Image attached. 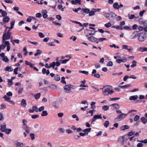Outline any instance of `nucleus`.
I'll list each match as a JSON object with an SVG mask.
<instances>
[{
	"instance_id": "nucleus-49",
	"label": "nucleus",
	"mask_w": 147,
	"mask_h": 147,
	"mask_svg": "<svg viewBox=\"0 0 147 147\" xmlns=\"http://www.w3.org/2000/svg\"><path fill=\"white\" fill-rule=\"evenodd\" d=\"M91 129V128H86L84 130L83 132H90Z\"/></svg>"
},
{
	"instance_id": "nucleus-41",
	"label": "nucleus",
	"mask_w": 147,
	"mask_h": 147,
	"mask_svg": "<svg viewBox=\"0 0 147 147\" xmlns=\"http://www.w3.org/2000/svg\"><path fill=\"white\" fill-rule=\"evenodd\" d=\"M72 10L74 11L76 13H77L78 11H80V10H81V8L80 7H79L77 9L73 8Z\"/></svg>"
},
{
	"instance_id": "nucleus-18",
	"label": "nucleus",
	"mask_w": 147,
	"mask_h": 147,
	"mask_svg": "<svg viewBox=\"0 0 147 147\" xmlns=\"http://www.w3.org/2000/svg\"><path fill=\"white\" fill-rule=\"evenodd\" d=\"M138 98V96L137 95L130 96L129 98V99L130 100H137Z\"/></svg>"
},
{
	"instance_id": "nucleus-56",
	"label": "nucleus",
	"mask_w": 147,
	"mask_h": 147,
	"mask_svg": "<svg viewBox=\"0 0 147 147\" xmlns=\"http://www.w3.org/2000/svg\"><path fill=\"white\" fill-rule=\"evenodd\" d=\"M120 98L119 97H116L114 98H111L110 100H116L119 99H120Z\"/></svg>"
},
{
	"instance_id": "nucleus-23",
	"label": "nucleus",
	"mask_w": 147,
	"mask_h": 147,
	"mask_svg": "<svg viewBox=\"0 0 147 147\" xmlns=\"http://www.w3.org/2000/svg\"><path fill=\"white\" fill-rule=\"evenodd\" d=\"M5 70L9 72L13 70V69L10 66H7L5 68Z\"/></svg>"
},
{
	"instance_id": "nucleus-2",
	"label": "nucleus",
	"mask_w": 147,
	"mask_h": 147,
	"mask_svg": "<svg viewBox=\"0 0 147 147\" xmlns=\"http://www.w3.org/2000/svg\"><path fill=\"white\" fill-rule=\"evenodd\" d=\"M11 33L10 32V30H9L7 33H4L3 36L2 42V43L5 42H8L6 41V40H8L10 38Z\"/></svg>"
},
{
	"instance_id": "nucleus-17",
	"label": "nucleus",
	"mask_w": 147,
	"mask_h": 147,
	"mask_svg": "<svg viewBox=\"0 0 147 147\" xmlns=\"http://www.w3.org/2000/svg\"><path fill=\"white\" fill-rule=\"evenodd\" d=\"M6 125L5 124H4V125H2L1 126V128H0V130L2 132H4L5 131L6 128Z\"/></svg>"
},
{
	"instance_id": "nucleus-28",
	"label": "nucleus",
	"mask_w": 147,
	"mask_h": 147,
	"mask_svg": "<svg viewBox=\"0 0 147 147\" xmlns=\"http://www.w3.org/2000/svg\"><path fill=\"white\" fill-rule=\"evenodd\" d=\"M42 53V51L41 50L38 49L37 50V52L34 54V56H36L39 55H40Z\"/></svg>"
},
{
	"instance_id": "nucleus-47",
	"label": "nucleus",
	"mask_w": 147,
	"mask_h": 147,
	"mask_svg": "<svg viewBox=\"0 0 147 147\" xmlns=\"http://www.w3.org/2000/svg\"><path fill=\"white\" fill-rule=\"evenodd\" d=\"M109 108V107L107 105L104 106L102 107V109L105 111H107Z\"/></svg>"
},
{
	"instance_id": "nucleus-9",
	"label": "nucleus",
	"mask_w": 147,
	"mask_h": 147,
	"mask_svg": "<svg viewBox=\"0 0 147 147\" xmlns=\"http://www.w3.org/2000/svg\"><path fill=\"white\" fill-rule=\"evenodd\" d=\"M88 40L90 41L94 42L97 40V39L94 36H90L88 37Z\"/></svg>"
},
{
	"instance_id": "nucleus-62",
	"label": "nucleus",
	"mask_w": 147,
	"mask_h": 147,
	"mask_svg": "<svg viewBox=\"0 0 147 147\" xmlns=\"http://www.w3.org/2000/svg\"><path fill=\"white\" fill-rule=\"evenodd\" d=\"M22 123H23V125L24 126L26 125H27L26 124L27 123V121L25 119H24L22 120Z\"/></svg>"
},
{
	"instance_id": "nucleus-45",
	"label": "nucleus",
	"mask_w": 147,
	"mask_h": 147,
	"mask_svg": "<svg viewBox=\"0 0 147 147\" xmlns=\"http://www.w3.org/2000/svg\"><path fill=\"white\" fill-rule=\"evenodd\" d=\"M123 27V29H124L125 30H131V27H129L128 26H124Z\"/></svg>"
},
{
	"instance_id": "nucleus-20",
	"label": "nucleus",
	"mask_w": 147,
	"mask_h": 147,
	"mask_svg": "<svg viewBox=\"0 0 147 147\" xmlns=\"http://www.w3.org/2000/svg\"><path fill=\"white\" fill-rule=\"evenodd\" d=\"M49 88L53 90H56L57 88V86L54 84H51L49 86Z\"/></svg>"
},
{
	"instance_id": "nucleus-57",
	"label": "nucleus",
	"mask_w": 147,
	"mask_h": 147,
	"mask_svg": "<svg viewBox=\"0 0 147 147\" xmlns=\"http://www.w3.org/2000/svg\"><path fill=\"white\" fill-rule=\"evenodd\" d=\"M74 138L76 140H79L80 138V136L76 135H74Z\"/></svg>"
},
{
	"instance_id": "nucleus-15",
	"label": "nucleus",
	"mask_w": 147,
	"mask_h": 147,
	"mask_svg": "<svg viewBox=\"0 0 147 147\" xmlns=\"http://www.w3.org/2000/svg\"><path fill=\"white\" fill-rule=\"evenodd\" d=\"M138 50L141 52H147V48L144 47H140L138 48Z\"/></svg>"
},
{
	"instance_id": "nucleus-51",
	"label": "nucleus",
	"mask_w": 147,
	"mask_h": 147,
	"mask_svg": "<svg viewBox=\"0 0 147 147\" xmlns=\"http://www.w3.org/2000/svg\"><path fill=\"white\" fill-rule=\"evenodd\" d=\"M113 65V62L111 61H109L107 63V66L111 67Z\"/></svg>"
},
{
	"instance_id": "nucleus-16",
	"label": "nucleus",
	"mask_w": 147,
	"mask_h": 147,
	"mask_svg": "<svg viewBox=\"0 0 147 147\" xmlns=\"http://www.w3.org/2000/svg\"><path fill=\"white\" fill-rule=\"evenodd\" d=\"M42 72L43 74H46L47 75H48L50 73V72L49 70H46L45 68H43L42 69Z\"/></svg>"
},
{
	"instance_id": "nucleus-21",
	"label": "nucleus",
	"mask_w": 147,
	"mask_h": 147,
	"mask_svg": "<svg viewBox=\"0 0 147 147\" xmlns=\"http://www.w3.org/2000/svg\"><path fill=\"white\" fill-rule=\"evenodd\" d=\"M53 106L56 108H58L59 107V102L58 101H56L53 104Z\"/></svg>"
},
{
	"instance_id": "nucleus-59",
	"label": "nucleus",
	"mask_w": 147,
	"mask_h": 147,
	"mask_svg": "<svg viewBox=\"0 0 147 147\" xmlns=\"http://www.w3.org/2000/svg\"><path fill=\"white\" fill-rule=\"evenodd\" d=\"M54 43V42H49L47 43V44L49 46H55V45L53 44Z\"/></svg>"
},
{
	"instance_id": "nucleus-31",
	"label": "nucleus",
	"mask_w": 147,
	"mask_h": 147,
	"mask_svg": "<svg viewBox=\"0 0 147 147\" xmlns=\"http://www.w3.org/2000/svg\"><path fill=\"white\" fill-rule=\"evenodd\" d=\"M41 95V94L40 93H37L36 94H35L34 96V97L35 99H39Z\"/></svg>"
},
{
	"instance_id": "nucleus-3",
	"label": "nucleus",
	"mask_w": 147,
	"mask_h": 147,
	"mask_svg": "<svg viewBox=\"0 0 147 147\" xmlns=\"http://www.w3.org/2000/svg\"><path fill=\"white\" fill-rule=\"evenodd\" d=\"M105 16L108 20L111 21H113L114 20L117 15L113 12L106 13L105 14Z\"/></svg>"
},
{
	"instance_id": "nucleus-39",
	"label": "nucleus",
	"mask_w": 147,
	"mask_h": 147,
	"mask_svg": "<svg viewBox=\"0 0 147 147\" xmlns=\"http://www.w3.org/2000/svg\"><path fill=\"white\" fill-rule=\"evenodd\" d=\"M54 79L56 81H59L60 80V76L59 75H56L55 76Z\"/></svg>"
},
{
	"instance_id": "nucleus-34",
	"label": "nucleus",
	"mask_w": 147,
	"mask_h": 147,
	"mask_svg": "<svg viewBox=\"0 0 147 147\" xmlns=\"http://www.w3.org/2000/svg\"><path fill=\"white\" fill-rule=\"evenodd\" d=\"M95 13V11L93 9L91 11H90L89 13V16H93L94 14Z\"/></svg>"
},
{
	"instance_id": "nucleus-37",
	"label": "nucleus",
	"mask_w": 147,
	"mask_h": 147,
	"mask_svg": "<svg viewBox=\"0 0 147 147\" xmlns=\"http://www.w3.org/2000/svg\"><path fill=\"white\" fill-rule=\"evenodd\" d=\"M14 24L15 22L14 21H13L11 23V27H9V30H10L11 29L13 28V26L14 25Z\"/></svg>"
},
{
	"instance_id": "nucleus-33",
	"label": "nucleus",
	"mask_w": 147,
	"mask_h": 147,
	"mask_svg": "<svg viewBox=\"0 0 147 147\" xmlns=\"http://www.w3.org/2000/svg\"><path fill=\"white\" fill-rule=\"evenodd\" d=\"M82 10L86 14L89 13L90 10V9H88L84 8H82Z\"/></svg>"
},
{
	"instance_id": "nucleus-61",
	"label": "nucleus",
	"mask_w": 147,
	"mask_h": 147,
	"mask_svg": "<svg viewBox=\"0 0 147 147\" xmlns=\"http://www.w3.org/2000/svg\"><path fill=\"white\" fill-rule=\"evenodd\" d=\"M32 109H34L35 111L36 112H38V108L36 106H33L32 107Z\"/></svg>"
},
{
	"instance_id": "nucleus-26",
	"label": "nucleus",
	"mask_w": 147,
	"mask_h": 147,
	"mask_svg": "<svg viewBox=\"0 0 147 147\" xmlns=\"http://www.w3.org/2000/svg\"><path fill=\"white\" fill-rule=\"evenodd\" d=\"M140 120L144 124L146 123L147 122L146 119L144 117H142L140 119Z\"/></svg>"
},
{
	"instance_id": "nucleus-60",
	"label": "nucleus",
	"mask_w": 147,
	"mask_h": 147,
	"mask_svg": "<svg viewBox=\"0 0 147 147\" xmlns=\"http://www.w3.org/2000/svg\"><path fill=\"white\" fill-rule=\"evenodd\" d=\"M128 17L129 19H133L134 18L135 16L134 14H131L130 16H129Z\"/></svg>"
},
{
	"instance_id": "nucleus-14",
	"label": "nucleus",
	"mask_w": 147,
	"mask_h": 147,
	"mask_svg": "<svg viewBox=\"0 0 147 147\" xmlns=\"http://www.w3.org/2000/svg\"><path fill=\"white\" fill-rule=\"evenodd\" d=\"M3 44H4L7 46V51H9L10 49V44L9 42H5L3 43Z\"/></svg>"
},
{
	"instance_id": "nucleus-8",
	"label": "nucleus",
	"mask_w": 147,
	"mask_h": 147,
	"mask_svg": "<svg viewBox=\"0 0 147 147\" xmlns=\"http://www.w3.org/2000/svg\"><path fill=\"white\" fill-rule=\"evenodd\" d=\"M102 118V117H101V114L100 115H95L94 116L93 118L92 119V122L91 124L95 121L97 119H101Z\"/></svg>"
},
{
	"instance_id": "nucleus-32",
	"label": "nucleus",
	"mask_w": 147,
	"mask_h": 147,
	"mask_svg": "<svg viewBox=\"0 0 147 147\" xmlns=\"http://www.w3.org/2000/svg\"><path fill=\"white\" fill-rule=\"evenodd\" d=\"M137 62L135 60H133L132 62V64L131 65V67L133 68L136 66Z\"/></svg>"
},
{
	"instance_id": "nucleus-52",
	"label": "nucleus",
	"mask_w": 147,
	"mask_h": 147,
	"mask_svg": "<svg viewBox=\"0 0 147 147\" xmlns=\"http://www.w3.org/2000/svg\"><path fill=\"white\" fill-rule=\"evenodd\" d=\"M111 25V24L110 22H108L105 24V26L107 28L109 27Z\"/></svg>"
},
{
	"instance_id": "nucleus-44",
	"label": "nucleus",
	"mask_w": 147,
	"mask_h": 147,
	"mask_svg": "<svg viewBox=\"0 0 147 147\" xmlns=\"http://www.w3.org/2000/svg\"><path fill=\"white\" fill-rule=\"evenodd\" d=\"M16 145L19 147H22L23 146V144L22 143H20V142H18L16 144Z\"/></svg>"
},
{
	"instance_id": "nucleus-24",
	"label": "nucleus",
	"mask_w": 147,
	"mask_h": 147,
	"mask_svg": "<svg viewBox=\"0 0 147 147\" xmlns=\"http://www.w3.org/2000/svg\"><path fill=\"white\" fill-rule=\"evenodd\" d=\"M21 104L22 106L24 107L26 106L27 105V103L26 102V100L24 99H22Z\"/></svg>"
},
{
	"instance_id": "nucleus-54",
	"label": "nucleus",
	"mask_w": 147,
	"mask_h": 147,
	"mask_svg": "<svg viewBox=\"0 0 147 147\" xmlns=\"http://www.w3.org/2000/svg\"><path fill=\"white\" fill-rule=\"evenodd\" d=\"M36 16L37 18H40L42 17V15L41 13H38L36 14Z\"/></svg>"
},
{
	"instance_id": "nucleus-29",
	"label": "nucleus",
	"mask_w": 147,
	"mask_h": 147,
	"mask_svg": "<svg viewBox=\"0 0 147 147\" xmlns=\"http://www.w3.org/2000/svg\"><path fill=\"white\" fill-rule=\"evenodd\" d=\"M48 113L47 111H43L42 114H41V116L42 117L46 116L48 115Z\"/></svg>"
},
{
	"instance_id": "nucleus-11",
	"label": "nucleus",
	"mask_w": 147,
	"mask_h": 147,
	"mask_svg": "<svg viewBox=\"0 0 147 147\" xmlns=\"http://www.w3.org/2000/svg\"><path fill=\"white\" fill-rule=\"evenodd\" d=\"M92 30L87 29H86L84 30V33L86 36H88L91 35Z\"/></svg>"
},
{
	"instance_id": "nucleus-46",
	"label": "nucleus",
	"mask_w": 147,
	"mask_h": 147,
	"mask_svg": "<svg viewBox=\"0 0 147 147\" xmlns=\"http://www.w3.org/2000/svg\"><path fill=\"white\" fill-rule=\"evenodd\" d=\"M11 131V129H5V132L6 134H9Z\"/></svg>"
},
{
	"instance_id": "nucleus-55",
	"label": "nucleus",
	"mask_w": 147,
	"mask_h": 147,
	"mask_svg": "<svg viewBox=\"0 0 147 147\" xmlns=\"http://www.w3.org/2000/svg\"><path fill=\"white\" fill-rule=\"evenodd\" d=\"M72 117L74 118H76V120L77 121H78L79 120L78 117L76 115H72Z\"/></svg>"
},
{
	"instance_id": "nucleus-58",
	"label": "nucleus",
	"mask_w": 147,
	"mask_h": 147,
	"mask_svg": "<svg viewBox=\"0 0 147 147\" xmlns=\"http://www.w3.org/2000/svg\"><path fill=\"white\" fill-rule=\"evenodd\" d=\"M30 136L31 137L32 140H33L35 139V135L33 133H31L30 134Z\"/></svg>"
},
{
	"instance_id": "nucleus-12",
	"label": "nucleus",
	"mask_w": 147,
	"mask_h": 147,
	"mask_svg": "<svg viewBox=\"0 0 147 147\" xmlns=\"http://www.w3.org/2000/svg\"><path fill=\"white\" fill-rule=\"evenodd\" d=\"M47 11L46 10H43L42 11V16L43 18H46L48 16L47 13Z\"/></svg>"
},
{
	"instance_id": "nucleus-64",
	"label": "nucleus",
	"mask_w": 147,
	"mask_h": 147,
	"mask_svg": "<svg viewBox=\"0 0 147 147\" xmlns=\"http://www.w3.org/2000/svg\"><path fill=\"white\" fill-rule=\"evenodd\" d=\"M139 22L140 24H141L144 23V22L142 18H140L139 19Z\"/></svg>"
},
{
	"instance_id": "nucleus-4",
	"label": "nucleus",
	"mask_w": 147,
	"mask_h": 147,
	"mask_svg": "<svg viewBox=\"0 0 147 147\" xmlns=\"http://www.w3.org/2000/svg\"><path fill=\"white\" fill-rule=\"evenodd\" d=\"M146 38V34L143 33H141L139 34L138 40L141 42L144 41Z\"/></svg>"
},
{
	"instance_id": "nucleus-13",
	"label": "nucleus",
	"mask_w": 147,
	"mask_h": 147,
	"mask_svg": "<svg viewBox=\"0 0 147 147\" xmlns=\"http://www.w3.org/2000/svg\"><path fill=\"white\" fill-rule=\"evenodd\" d=\"M81 0H72L71 1V3L74 5H76L77 4H81Z\"/></svg>"
},
{
	"instance_id": "nucleus-63",
	"label": "nucleus",
	"mask_w": 147,
	"mask_h": 147,
	"mask_svg": "<svg viewBox=\"0 0 147 147\" xmlns=\"http://www.w3.org/2000/svg\"><path fill=\"white\" fill-rule=\"evenodd\" d=\"M38 34L39 36L41 38H43L45 37V35L42 32H39Z\"/></svg>"
},
{
	"instance_id": "nucleus-7",
	"label": "nucleus",
	"mask_w": 147,
	"mask_h": 147,
	"mask_svg": "<svg viewBox=\"0 0 147 147\" xmlns=\"http://www.w3.org/2000/svg\"><path fill=\"white\" fill-rule=\"evenodd\" d=\"M71 84H68L65 85L64 87V89L65 90L66 92L69 93L71 92Z\"/></svg>"
},
{
	"instance_id": "nucleus-35",
	"label": "nucleus",
	"mask_w": 147,
	"mask_h": 147,
	"mask_svg": "<svg viewBox=\"0 0 147 147\" xmlns=\"http://www.w3.org/2000/svg\"><path fill=\"white\" fill-rule=\"evenodd\" d=\"M69 59H65L64 60H60L61 63L63 64H65L66 63L67 61H69Z\"/></svg>"
},
{
	"instance_id": "nucleus-43",
	"label": "nucleus",
	"mask_w": 147,
	"mask_h": 147,
	"mask_svg": "<svg viewBox=\"0 0 147 147\" xmlns=\"http://www.w3.org/2000/svg\"><path fill=\"white\" fill-rule=\"evenodd\" d=\"M8 84L9 86H11L13 84L12 80L9 79L8 80Z\"/></svg>"
},
{
	"instance_id": "nucleus-6",
	"label": "nucleus",
	"mask_w": 147,
	"mask_h": 147,
	"mask_svg": "<svg viewBox=\"0 0 147 147\" xmlns=\"http://www.w3.org/2000/svg\"><path fill=\"white\" fill-rule=\"evenodd\" d=\"M3 98L5 99V100L6 101L9 102L11 104L14 105V103L13 101L10 100V98L9 96H7V95H5L4 96Z\"/></svg>"
},
{
	"instance_id": "nucleus-25",
	"label": "nucleus",
	"mask_w": 147,
	"mask_h": 147,
	"mask_svg": "<svg viewBox=\"0 0 147 147\" xmlns=\"http://www.w3.org/2000/svg\"><path fill=\"white\" fill-rule=\"evenodd\" d=\"M129 128V127L127 125H124L121 127L120 129L121 130L124 131Z\"/></svg>"
},
{
	"instance_id": "nucleus-48",
	"label": "nucleus",
	"mask_w": 147,
	"mask_h": 147,
	"mask_svg": "<svg viewBox=\"0 0 147 147\" xmlns=\"http://www.w3.org/2000/svg\"><path fill=\"white\" fill-rule=\"evenodd\" d=\"M119 140H120V141L121 142V143L123 144H124V137H121L119 138Z\"/></svg>"
},
{
	"instance_id": "nucleus-40",
	"label": "nucleus",
	"mask_w": 147,
	"mask_h": 147,
	"mask_svg": "<svg viewBox=\"0 0 147 147\" xmlns=\"http://www.w3.org/2000/svg\"><path fill=\"white\" fill-rule=\"evenodd\" d=\"M3 60L6 62H8L9 61V59L6 56H5L3 58Z\"/></svg>"
},
{
	"instance_id": "nucleus-27",
	"label": "nucleus",
	"mask_w": 147,
	"mask_h": 147,
	"mask_svg": "<svg viewBox=\"0 0 147 147\" xmlns=\"http://www.w3.org/2000/svg\"><path fill=\"white\" fill-rule=\"evenodd\" d=\"M6 47V45L4 44H3L0 45V53L2 50L4 49Z\"/></svg>"
},
{
	"instance_id": "nucleus-50",
	"label": "nucleus",
	"mask_w": 147,
	"mask_h": 147,
	"mask_svg": "<svg viewBox=\"0 0 147 147\" xmlns=\"http://www.w3.org/2000/svg\"><path fill=\"white\" fill-rule=\"evenodd\" d=\"M1 13L2 14L3 17H5L7 16V14L5 11H2Z\"/></svg>"
},
{
	"instance_id": "nucleus-1",
	"label": "nucleus",
	"mask_w": 147,
	"mask_h": 147,
	"mask_svg": "<svg viewBox=\"0 0 147 147\" xmlns=\"http://www.w3.org/2000/svg\"><path fill=\"white\" fill-rule=\"evenodd\" d=\"M102 89L103 94L105 96H108L114 92V91L111 89V87L109 86H104Z\"/></svg>"
},
{
	"instance_id": "nucleus-42",
	"label": "nucleus",
	"mask_w": 147,
	"mask_h": 147,
	"mask_svg": "<svg viewBox=\"0 0 147 147\" xmlns=\"http://www.w3.org/2000/svg\"><path fill=\"white\" fill-rule=\"evenodd\" d=\"M136 34V31L134 32L131 36V39L134 38L135 37Z\"/></svg>"
},
{
	"instance_id": "nucleus-10",
	"label": "nucleus",
	"mask_w": 147,
	"mask_h": 147,
	"mask_svg": "<svg viewBox=\"0 0 147 147\" xmlns=\"http://www.w3.org/2000/svg\"><path fill=\"white\" fill-rule=\"evenodd\" d=\"M23 129L25 131V132H27V134H29L30 132V127L28 125L24 126L23 127Z\"/></svg>"
},
{
	"instance_id": "nucleus-30",
	"label": "nucleus",
	"mask_w": 147,
	"mask_h": 147,
	"mask_svg": "<svg viewBox=\"0 0 147 147\" xmlns=\"http://www.w3.org/2000/svg\"><path fill=\"white\" fill-rule=\"evenodd\" d=\"M119 86L121 88L125 89L130 87V85L128 84L123 86Z\"/></svg>"
},
{
	"instance_id": "nucleus-36",
	"label": "nucleus",
	"mask_w": 147,
	"mask_h": 147,
	"mask_svg": "<svg viewBox=\"0 0 147 147\" xmlns=\"http://www.w3.org/2000/svg\"><path fill=\"white\" fill-rule=\"evenodd\" d=\"M109 122L108 121H105L104 123V126L106 127L107 128L109 126Z\"/></svg>"
},
{
	"instance_id": "nucleus-19",
	"label": "nucleus",
	"mask_w": 147,
	"mask_h": 147,
	"mask_svg": "<svg viewBox=\"0 0 147 147\" xmlns=\"http://www.w3.org/2000/svg\"><path fill=\"white\" fill-rule=\"evenodd\" d=\"M113 6L115 9H119V5L118 2H116L114 3Z\"/></svg>"
},
{
	"instance_id": "nucleus-22",
	"label": "nucleus",
	"mask_w": 147,
	"mask_h": 147,
	"mask_svg": "<svg viewBox=\"0 0 147 147\" xmlns=\"http://www.w3.org/2000/svg\"><path fill=\"white\" fill-rule=\"evenodd\" d=\"M10 20V18L8 16H6V17L4 18L3 20V21L4 22H8Z\"/></svg>"
},
{
	"instance_id": "nucleus-53",
	"label": "nucleus",
	"mask_w": 147,
	"mask_h": 147,
	"mask_svg": "<svg viewBox=\"0 0 147 147\" xmlns=\"http://www.w3.org/2000/svg\"><path fill=\"white\" fill-rule=\"evenodd\" d=\"M138 27V26L136 24L132 26V29L133 30H136Z\"/></svg>"
},
{
	"instance_id": "nucleus-5",
	"label": "nucleus",
	"mask_w": 147,
	"mask_h": 147,
	"mask_svg": "<svg viewBox=\"0 0 147 147\" xmlns=\"http://www.w3.org/2000/svg\"><path fill=\"white\" fill-rule=\"evenodd\" d=\"M127 115V114L121 113V114L118 115L117 117L115 119L116 121H119L122 119L123 118L125 117Z\"/></svg>"
},
{
	"instance_id": "nucleus-38",
	"label": "nucleus",
	"mask_w": 147,
	"mask_h": 147,
	"mask_svg": "<svg viewBox=\"0 0 147 147\" xmlns=\"http://www.w3.org/2000/svg\"><path fill=\"white\" fill-rule=\"evenodd\" d=\"M140 119V117L138 115H136L134 118V121H137Z\"/></svg>"
}]
</instances>
